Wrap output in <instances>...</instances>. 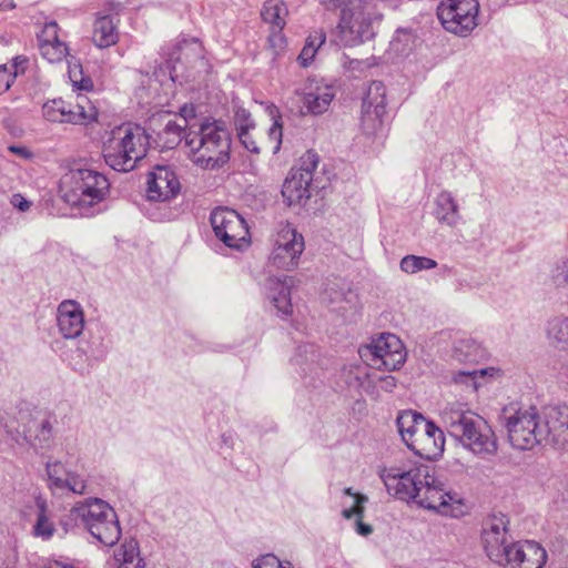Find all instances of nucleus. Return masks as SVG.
<instances>
[{"mask_svg":"<svg viewBox=\"0 0 568 568\" xmlns=\"http://www.w3.org/2000/svg\"><path fill=\"white\" fill-rule=\"evenodd\" d=\"M375 387L381 388L384 392L390 393L396 387V379L394 376L390 375H384L377 377L375 381Z\"/></svg>","mask_w":568,"mask_h":568,"instance_id":"3c124183","label":"nucleus"},{"mask_svg":"<svg viewBox=\"0 0 568 568\" xmlns=\"http://www.w3.org/2000/svg\"><path fill=\"white\" fill-rule=\"evenodd\" d=\"M215 236L230 248L241 250L250 243V232L244 219L234 210L217 207L210 216Z\"/></svg>","mask_w":568,"mask_h":568,"instance_id":"9d476101","label":"nucleus"},{"mask_svg":"<svg viewBox=\"0 0 568 568\" xmlns=\"http://www.w3.org/2000/svg\"><path fill=\"white\" fill-rule=\"evenodd\" d=\"M119 40L118 26L110 14H99L93 23V43L100 48L114 45Z\"/></svg>","mask_w":568,"mask_h":568,"instance_id":"7c9ffc66","label":"nucleus"},{"mask_svg":"<svg viewBox=\"0 0 568 568\" xmlns=\"http://www.w3.org/2000/svg\"><path fill=\"white\" fill-rule=\"evenodd\" d=\"M282 124L275 120L268 130V139L275 143L273 152L277 153L282 145Z\"/></svg>","mask_w":568,"mask_h":568,"instance_id":"09e8293b","label":"nucleus"},{"mask_svg":"<svg viewBox=\"0 0 568 568\" xmlns=\"http://www.w3.org/2000/svg\"><path fill=\"white\" fill-rule=\"evenodd\" d=\"M150 129L155 134L154 141L161 150L176 148L189 134L185 120L173 119L169 113L152 119Z\"/></svg>","mask_w":568,"mask_h":568,"instance_id":"a211bd4d","label":"nucleus"},{"mask_svg":"<svg viewBox=\"0 0 568 568\" xmlns=\"http://www.w3.org/2000/svg\"><path fill=\"white\" fill-rule=\"evenodd\" d=\"M352 0H320V3L326 9V10H336L338 8H342L349 3Z\"/></svg>","mask_w":568,"mask_h":568,"instance_id":"6e6d98bb","label":"nucleus"},{"mask_svg":"<svg viewBox=\"0 0 568 568\" xmlns=\"http://www.w3.org/2000/svg\"><path fill=\"white\" fill-rule=\"evenodd\" d=\"M118 568H145V560L141 556L140 546L134 538L125 539L114 552Z\"/></svg>","mask_w":568,"mask_h":568,"instance_id":"2f4dec72","label":"nucleus"},{"mask_svg":"<svg viewBox=\"0 0 568 568\" xmlns=\"http://www.w3.org/2000/svg\"><path fill=\"white\" fill-rule=\"evenodd\" d=\"M193 163L205 170L223 166L230 160L231 134L222 121H204L185 136Z\"/></svg>","mask_w":568,"mask_h":568,"instance_id":"f03ea898","label":"nucleus"},{"mask_svg":"<svg viewBox=\"0 0 568 568\" xmlns=\"http://www.w3.org/2000/svg\"><path fill=\"white\" fill-rule=\"evenodd\" d=\"M453 356L459 362H478L485 357V349L475 339L464 337L454 343Z\"/></svg>","mask_w":568,"mask_h":568,"instance_id":"72a5a7b5","label":"nucleus"},{"mask_svg":"<svg viewBox=\"0 0 568 568\" xmlns=\"http://www.w3.org/2000/svg\"><path fill=\"white\" fill-rule=\"evenodd\" d=\"M261 16L264 22L272 24L274 29L282 30L285 26L287 8L282 0H266Z\"/></svg>","mask_w":568,"mask_h":568,"instance_id":"f704fd0d","label":"nucleus"},{"mask_svg":"<svg viewBox=\"0 0 568 568\" xmlns=\"http://www.w3.org/2000/svg\"><path fill=\"white\" fill-rule=\"evenodd\" d=\"M324 32H320L315 37H308L302 52L298 55V62L302 67L306 68L313 61L318 48L325 42Z\"/></svg>","mask_w":568,"mask_h":568,"instance_id":"a19ab883","label":"nucleus"},{"mask_svg":"<svg viewBox=\"0 0 568 568\" xmlns=\"http://www.w3.org/2000/svg\"><path fill=\"white\" fill-rule=\"evenodd\" d=\"M326 295L328 296V302L332 305H336L337 311L345 312L355 308L357 305V295L349 288L337 291L334 287H329L326 291Z\"/></svg>","mask_w":568,"mask_h":568,"instance_id":"58836bf2","label":"nucleus"},{"mask_svg":"<svg viewBox=\"0 0 568 568\" xmlns=\"http://www.w3.org/2000/svg\"><path fill=\"white\" fill-rule=\"evenodd\" d=\"M16 8V3L13 0H2L0 2V11L12 10Z\"/></svg>","mask_w":568,"mask_h":568,"instance_id":"bf43d9fd","label":"nucleus"},{"mask_svg":"<svg viewBox=\"0 0 568 568\" xmlns=\"http://www.w3.org/2000/svg\"><path fill=\"white\" fill-rule=\"evenodd\" d=\"M270 263L282 270H293L304 251V237L290 224L281 225L274 235Z\"/></svg>","mask_w":568,"mask_h":568,"instance_id":"9b49d317","label":"nucleus"},{"mask_svg":"<svg viewBox=\"0 0 568 568\" xmlns=\"http://www.w3.org/2000/svg\"><path fill=\"white\" fill-rule=\"evenodd\" d=\"M104 6L105 10L110 13H119L123 9L122 3L118 1H106Z\"/></svg>","mask_w":568,"mask_h":568,"instance_id":"13d9d810","label":"nucleus"},{"mask_svg":"<svg viewBox=\"0 0 568 568\" xmlns=\"http://www.w3.org/2000/svg\"><path fill=\"white\" fill-rule=\"evenodd\" d=\"M338 40L345 47H353L369 39L373 34L372 23L361 10L343 8L337 24Z\"/></svg>","mask_w":568,"mask_h":568,"instance_id":"2eb2a0df","label":"nucleus"},{"mask_svg":"<svg viewBox=\"0 0 568 568\" xmlns=\"http://www.w3.org/2000/svg\"><path fill=\"white\" fill-rule=\"evenodd\" d=\"M252 131L253 130H247L237 133L239 140L247 151L252 153H260V148L253 138Z\"/></svg>","mask_w":568,"mask_h":568,"instance_id":"8fccbe9b","label":"nucleus"},{"mask_svg":"<svg viewBox=\"0 0 568 568\" xmlns=\"http://www.w3.org/2000/svg\"><path fill=\"white\" fill-rule=\"evenodd\" d=\"M172 118L173 119H183V120H185V122L187 123V130L192 131L189 121L195 118V108H194V105L184 104L180 109L179 115H174Z\"/></svg>","mask_w":568,"mask_h":568,"instance_id":"864d4df0","label":"nucleus"},{"mask_svg":"<svg viewBox=\"0 0 568 568\" xmlns=\"http://www.w3.org/2000/svg\"><path fill=\"white\" fill-rule=\"evenodd\" d=\"M42 115L52 123L83 124L94 119L95 113L92 108L87 111L80 103L72 104L59 98L42 105Z\"/></svg>","mask_w":568,"mask_h":568,"instance_id":"f3484780","label":"nucleus"},{"mask_svg":"<svg viewBox=\"0 0 568 568\" xmlns=\"http://www.w3.org/2000/svg\"><path fill=\"white\" fill-rule=\"evenodd\" d=\"M344 495L352 498V503L347 505L344 503L342 509V517L345 519L355 518V530L361 536H368L373 532V527L363 521L365 513V504L368 501V497L363 494L353 491L351 487L344 489Z\"/></svg>","mask_w":568,"mask_h":568,"instance_id":"cd10ccee","label":"nucleus"},{"mask_svg":"<svg viewBox=\"0 0 568 568\" xmlns=\"http://www.w3.org/2000/svg\"><path fill=\"white\" fill-rule=\"evenodd\" d=\"M514 542L508 531V519L504 515H493L483 523L481 544L488 558L501 564L507 558V550Z\"/></svg>","mask_w":568,"mask_h":568,"instance_id":"f8f14e48","label":"nucleus"},{"mask_svg":"<svg viewBox=\"0 0 568 568\" xmlns=\"http://www.w3.org/2000/svg\"><path fill=\"white\" fill-rule=\"evenodd\" d=\"M318 162V155L314 151L310 150L301 156L298 168L292 170L298 172L300 174L306 173V175L313 178L314 171L316 170Z\"/></svg>","mask_w":568,"mask_h":568,"instance_id":"79ce46f5","label":"nucleus"},{"mask_svg":"<svg viewBox=\"0 0 568 568\" xmlns=\"http://www.w3.org/2000/svg\"><path fill=\"white\" fill-rule=\"evenodd\" d=\"M419 507L435 510L445 516L458 517L463 514V503L457 494L445 491L443 485L430 474L423 484L415 501Z\"/></svg>","mask_w":568,"mask_h":568,"instance_id":"ddd939ff","label":"nucleus"},{"mask_svg":"<svg viewBox=\"0 0 568 568\" xmlns=\"http://www.w3.org/2000/svg\"><path fill=\"white\" fill-rule=\"evenodd\" d=\"M547 337L549 342L561 351L568 349V318L556 317L548 322Z\"/></svg>","mask_w":568,"mask_h":568,"instance_id":"4c0bfd02","label":"nucleus"},{"mask_svg":"<svg viewBox=\"0 0 568 568\" xmlns=\"http://www.w3.org/2000/svg\"><path fill=\"white\" fill-rule=\"evenodd\" d=\"M234 123H235L237 133L255 129V123L251 116V113L244 108H239L235 111Z\"/></svg>","mask_w":568,"mask_h":568,"instance_id":"c03bdc74","label":"nucleus"},{"mask_svg":"<svg viewBox=\"0 0 568 568\" xmlns=\"http://www.w3.org/2000/svg\"><path fill=\"white\" fill-rule=\"evenodd\" d=\"M367 393H368V394H371V395H373V396H375V397H377V396H378V393H377V392H374V390H372V392L367 390Z\"/></svg>","mask_w":568,"mask_h":568,"instance_id":"680f3d73","label":"nucleus"},{"mask_svg":"<svg viewBox=\"0 0 568 568\" xmlns=\"http://www.w3.org/2000/svg\"><path fill=\"white\" fill-rule=\"evenodd\" d=\"M433 428L425 427L417 437H414V442L408 444L414 454L427 460L438 458L444 452V433L434 423Z\"/></svg>","mask_w":568,"mask_h":568,"instance_id":"393cba45","label":"nucleus"},{"mask_svg":"<svg viewBox=\"0 0 568 568\" xmlns=\"http://www.w3.org/2000/svg\"><path fill=\"white\" fill-rule=\"evenodd\" d=\"M437 266V262L426 256L406 255L400 260L399 267L407 274H415L423 270H432Z\"/></svg>","mask_w":568,"mask_h":568,"instance_id":"ea45409f","label":"nucleus"},{"mask_svg":"<svg viewBox=\"0 0 568 568\" xmlns=\"http://www.w3.org/2000/svg\"><path fill=\"white\" fill-rule=\"evenodd\" d=\"M448 434L475 454H494L497 442L487 422L465 405L448 404L442 412Z\"/></svg>","mask_w":568,"mask_h":568,"instance_id":"f257e3e1","label":"nucleus"},{"mask_svg":"<svg viewBox=\"0 0 568 568\" xmlns=\"http://www.w3.org/2000/svg\"><path fill=\"white\" fill-rule=\"evenodd\" d=\"M293 280L290 276L268 277L266 281V295L282 315L292 314L291 286Z\"/></svg>","mask_w":568,"mask_h":568,"instance_id":"a878e982","label":"nucleus"},{"mask_svg":"<svg viewBox=\"0 0 568 568\" xmlns=\"http://www.w3.org/2000/svg\"><path fill=\"white\" fill-rule=\"evenodd\" d=\"M45 568H67V567L61 566V565H60V564H58V562H54V564L49 565V566H48V567H45Z\"/></svg>","mask_w":568,"mask_h":568,"instance_id":"052dcab7","label":"nucleus"},{"mask_svg":"<svg viewBox=\"0 0 568 568\" xmlns=\"http://www.w3.org/2000/svg\"><path fill=\"white\" fill-rule=\"evenodd\" d=\"M547 561L546 550L536 541H514L507 550V558L500 566L511 568H542Z\"/></svg>","mask_w":568,"mask_h":568,"instance_id":"6ab92c4d","label":"nucleus"},{"mask_svg":"<svg viewBox=\"0 0 568 568\" xmlns=\"http://www.w3.org/2000/svg\"><path fill=\"white\" fill-rule=\"evenodd\" d=\"M47 483L53 494L71 491L75 495L88 493L85 479L75 471L69 470L59 460H48L45 464Z\"/></svg>","mask_w":568,"mask_h":568,"instance_id":"dca6fc26","label":"nucleus"},{"mask_svg":"<svg viewBox=\"0 0 568 568\" xmlns=\"http://www.w3.org/2000/svg\"><path fill=\"white\" fill-rule=\"evenodd\" d=\"M551 281L555 286L568 285V260L558 263L551 271Z\"/></svg>","mask_w":568,"mask_h":568,"instance_id":"a18cd8bd","label":"nucleus"},{"mask_svg":"<svg viewBox=\"0 0 568 568\" xmlns=\"http://www.w3.org/2000/svg\"><path fill=\"white\" fill-rule=\"evenodd\" d=\"M11 203L13 204L14 207L19 209L20 211L22 212H26L30 209L31 206V202L26 200L22 195L20 194H14L12 196V201Z\"/></svg>","mask_w":568,"mask_h":568,"instance_id":"5fc2aeb1","label":"nucleus"},{"mask_svg":"<svg viewBox=\"0 0 568 568\" xmlns=\"http://www.w3.org/2000/svg\"><path fill=\"white\" fill-rule=\"evenodd\" d=\"M295 93L303 102L305 113L313 115L325 113L336 95L335 89L332 85L324 84L314 79L308 80Z\"/></svg>","mask_w":568,"mask_h":568,"instance_id":"aec40b11","label":"nucleus"},{"mask_svg":"<svg viewBox=\"0 0 568 568\" xmlns=\"http://www.w3.org/2000/svg\"><path fill=\"white\" fill-rule=\"evenodd\" d=\"M14 72H11L7 64L0 65V94L8 91L18 74V63L14 64Z\"/></svg>","mask_w":568,"mask_h":568,"instance_id":"49530a36","label":"nucleus"},{"mask_svg":"<svg viewBox=\"0 0 568 568\" xmlns=\"http://www.w3.org/2000/svg\"><path fill=\"white\" fill-rule=\"evenodd\" d=\"M312 182V176L306 175V173L300 174L291 170L282 186V195L286 203L292 206L306 202L311 197L310 187Z\"/></svg>","mask_w":568,"mask_h":568,"instance_id":"bb28decb","label":"nucleus"},{"mask_svg":"<svg viewBox=\"0 0 568 568\" xmlns=\"http://www.w3.org/2000/svg\"><path fill=\"white\" fill-rule=\"evenodd\" d=\"M150 135L139 124L124 123L115 126L103 143L105 163L118 172H130L148 153Z\"/></svg>","mask_w":568,"mask_h":568,"instance_id":"7ed1b4c3","label":"nucleus"},{"mask_svg":"<svg viewBox=\"0 0 568 568\" xmlns=\"http://www.w3.org/2000/svg\"><path fill=\"white\" fill-rule=\"evenodd\" d=\"M252 567L253 568H285V567H283L280 559L272 554H267V555H264V556L257 558L256 560L253 561Z\"/></svg>","mask_w":568,"mask_h":568,"instance_id":"de8ad7c7","label":"nucleus"},{"mask_svg":"<svg viewBox=\"0 0 568 568\" xmlns=\"http://www.w3.org/2000/svg\"><path fill=\"white\" fill-rule=\"evenodd\" d=\"M180 191L175 173L168 166H156L148 179V197L152 201H166Z\"/></svg>","mask_w":568,"mask_h":568,"instance_id":"5701e85b","label":"nucleus"},{"mask_svg":"<svg viewBox=\"0 0 568 568\" xmlns=\"http://www.w3.org/2000/svg\"><path fill=\"white\" fill-rule=\"evenodd\" d=\"M434 205V215L440 224L455 227L462 220L459 204L452 192L440 191L435 197Z\"/></svg>","mask_w":568,"mask_h":568,"instance_id":"c756f323","label":"nucleus"},{"mask_svg":"<svg viewBox=\"0 0 568 568\" xmlns=\"http://www.w3.org/2000/svg\"><path fill=\"white\" fill-rule=\"evenodd\" d=\"M386 114V88L381 81L369 83L362 104V129L366 134L376 133Z\"/></svg>","mask_w":568,"mask_h":568,"instance_id":"4468645a","label":"nucleus"},{"mask_svg":"<svg viewBox=\"0 0 568 568\" xmlns=\"http://www.w3.org/2000/svg\"><path fill=\"white\" fill-rule=\"evenodd\" d=\"M71 516L103 546L112 547L121 538V527L115 510L103 499L90 497L78 501Z\"/></svg>","mask_w":568,"mask_h":568,"instance_id":"423d86ee","label":"nucleus"},{"mask_svg":"<svg viewBox=\"0 0 568 568\" xmlns=\"http://www.w3.org/2000/svg\"><path fill=\"white\" fill-rule=\"evenodd\" d=\"M379 478L389 495L403 501H416L423 484L429 477V467L425 464L381 467Z\"/></svg>","mask_w":568,"mask_h":568,"instance_id":"0eeeda50","label":"nucleus"},{"mask_svg":"<svg viewBox=\"0 0 568 568\" xmlns=\"http://www.w3.org/2000/svg\"><path fill=\"white\" fill-rule=\"evenodd\" d=\"M396 425L402 440L408 447L425 427L433 428V422L427 420L422 414L414 410H403L396 418Z\"/></svg>","mask_w":568,"mask_h":568,"instance_id":"c85d7f7f","label":"nucleus"},{"mask_svg":"<svg viewBox=\"0 0 568 568\" xmlns=\"http://www.w3.org/2000/svg\"><path fill=\"white\" fill-rule=\"evenodd\" d=\"M33 439H28L27 436L20 437L19 434H13L7 430L12 442L21 445L23 442L29 443L34 448H49L53 440V425L49 418L42 419L36 428Z\"/></svg>","mask_w":568,"mask_h":568,"instance_id":"473e14b6","label":"nucleus"},{"mask_svg":"<svg viewBox=\"0 0 568 568\" xmlns=\"http://www.w3.org/2000/svg\"><path fill=\"white\" fill-rule=\"evenodd\" d=\"M499 418L513 447L529 450L544 443V418L536 406L510 403L501 409Z\"/></svg>","mask_w":568,"mask_h":568,"instance_id":"39448f33","label":"nucleus"},{"mask_svg":"<svg viewBox=\"0 0 568 568\" xmlns=\"http://www.w3.org/2000/svg\"><path fill=\"white\" fill-rule=\"evenodd\" d=\"M40 54L50 63H59L69 54L65 42L59 39V26L55 21L47 22L38 34Z\"/></svg>","mask_w":568,"mask_h":568,"instance_id":"b1692460","label":"nucleus"},{"mask_svg":"<svg viewBox=\"0 0 568 568\" xmlns=\"http://www.w3.org/2000/svg\"><path fill=\"white\" fill-rule=\"evenodd\" d=\"M318 357L320 353L317 346L306 343L297 347L296 353L292 358V363L293 365L298 366L302 373L306 374L316 367Z\"/></svg>","mask_w":568,"mask_h":568,"instance_id":"e433bc0d","label":"nucleus"},{"mask_svg":"<svg viewBox=\"0 0 568 568\" xmlns=\"http://www.w3.org/2000/svg\"><path fill=\"white\" fill-rule=\"evenodd\" d=\"M361 358L376 369L395 371L402 367L406 352L402 341L392 333H383L358 349Z\"/></svg>","mask_w":568,"mask_h":568,"instance_id":"6e6552de","label":"nucleus"},{"mask_svg":"<svg viewBox=\"0 0 568 568\" xmlns=\"http://www.w3.org/2000/svg\"><path fill=\"white\" fill-rule=\"evenodd\" d=\"M110 191L106 176L93 169L73 168L60 180V193L65 203L80 209L104 201Z\"/></svg>","mask_w":568,"mask_h":568,"instance_id":"20e7f679","label":"nucleus"},{"mask_svg":"<svg viewBox=\"0 0 568 568\" xmlns=\"http://www.w3.org/2000/svg\"><path fill=\"white\" fill-rule=\"evenodd\" d=\"M8 150L23 159H28L31 156L30 151L23 146L10 145Z\"/></svg>","mask_w":568,"mask_h":568,"instance_id":"4d7b16f0","label":"nucleus"},{"mask_svg":"<svg viewBox=\"0 0 568 568\" xmlns=\"http://www.w3.org/2000/svg\"><path fill=\"white\" fill-rule=\"evenodd\" d=\"M478 0H442L437 17L447 31L466 37L478 24Z\"/></svg>","mask_w":568,"mask_h":568,"instance_id":"1a4fd4ad","label":"nucleus"},{"mask_svg":"<svg viewBox=\"0 0 568 568\" xmlns=\"http://www.w3.org/2000/svg\"><path fill=\"white\" fill-rule=\"evenodd\" d=\"M37 519L32 530L33 535L44 540L50 539L55 532V527L45 501L41 499L37 500Z\"/></svg>","mask_w":568,"mask_h":568,"instance_id":"c9c22d12","label":"nucleus"},{"mask_svg":"<svg viewBox=\"0 0 568 568\" xmlns=\"http://www.w3.org/2000/svg\"><path fill=\"white\" fill-rule=\"evenodd\" d=\"M545 443L568 447V407H549L544 415Z\"/></svg>","mask_w":568,"mask_h":568,"instance_id":"4be33fe9","label":"nucleus"},{"mask_svg":"<svg viewBox=\"0 0 568 568\" xmlns=\"http://www.w3.org/2000/svg\"><path fill=\"white\" fill-rule=\"evenodd\" d=\"M69 75L74 85H77L80 90L89 91L92 88V81L90 78H83L81 72L77 74L74 71L70 70Z\"/></svg>","mask_w":568,"mask_h":568,"instance_id":"603ef678","label":"nucleus"},{"mask_svg":"<svg viewBox=\"0 0 568 568\" xmlns=\"http://www.w3.org/2000/svg\"><path fill=\"white\" fill-rule=\"evenodd\" d=\"M486 369H474V371H459L454 375V381L457 384H465L467 387L477 389V377L484 376Z\"/></svg>","mask_w":568,"mask_h":568,"instance_id":"37998d69","label":"nucleus"},{"mask_svg":"<svg viewBox=\"0 0 568 568\" xmlns=\"http://www.w3.org/2000/svg\"><path fill=\"white\" fill-rule=\"evenodd\" d=\"M84 313L80 303L74 300L62 301L57 310V324L64 338L79 337L84 328Z\"/></svg>","mask_w":568,"mask_h":568,"instance_id":"412c9836","label":"nucleus"}]
</instances>
